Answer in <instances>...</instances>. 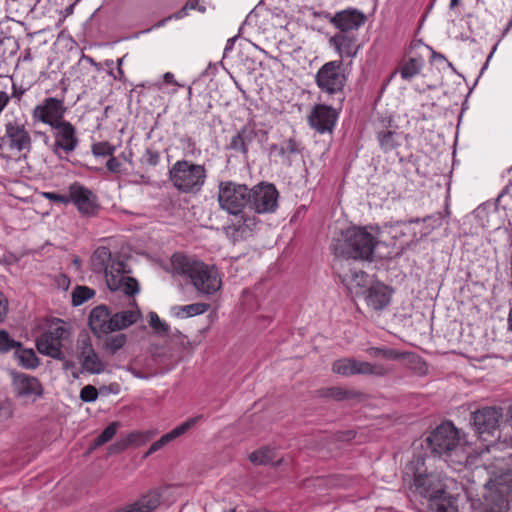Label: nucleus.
Masks as SVG:
<instances>
[{
    "label": "nucleus",
    "instance_id": "nucleus-9",
    "mask_svg": "<svg viewBox=\"0 0 512 512\" xmlns=\"http://www.w3.org/2000/svg\"><path fill=\"white\" fill-rule=\"evenodd\" d=\"M57 322L58 325L42 333L36 339V348L42 355L63 361L65 356L62 351V342L69 336V330L64 321L58 319Z\"/></svg>",
    "mask_w": 512,
    "mask_h": 512
},
{
    "label": "nucleus",
    "instance_id": "nucleus-26",
    "mask_svg": "<svg viewBox=\"0 0 512 512\" xmlns=\"http://www.w3.org/2000/svg\"><path fill=\"white\" fill-rule=\"evenodd\" d=\"M354 371L355 375H372L376 377H384L391 372V370L383 364H372L367 361H358L356 359H354Z\"/></svg>",
    "mask_w": 512,
    "mask_h": 512
},
{
    "label": "nucleus",
    "instance_id": "nucleus-21",
    "mask_svg": "<svg viewBox=\"0 0 512 512\" xmlns=\"http://www.w3.org/2000/svg\"><path fill=\"white\" fill-rule=\"evenodd\" d=\"M13 390L18 398H28L32 401L43 395V387L40 381L27 374H18L13 379Z\"/></svg>",
    "mask_w": 512,
    "mask_h": 512
},
{
    "label": "nucleus",
    "instance_id": "nucleus-52",
    "mask_svg": "<svg viewBox=\"0 0 512 512\" xmlns=\"http://www.w3.org/2000/svg\"><path fill=\"white\" fill-rule=\"evenodd\" d=\"M128 447H130V446H129L128 442L126 441V438H122L109 447V453L110 454H118V453H121L124 450H126Z\"/></svg>",
    "mask_w": 512,
    "mask_h": 512
},
{
    "label": "nucleus",
    "instance_id": "nucleus-12",
    "mask_svg": "<svg viewBox=\"0 0 512 512\" xmlns=\"http://www.w3.org/2000/svg\"><path fill=\"white\" fill-rule=\"evenodd\" d=\"M76 356L83 372L101 374L105 365L96 353L91 338L87 333L79 334L76 341Z\"/></svg>",
    "mask_w": 512,
    "mask_h": 512
},
{
    "label": "nucleus",
    "instance_id": "nucleus-33",
    "mask_svg": "<svg viewBox=\"0 0 512 512\" xmlns=\"http://www.w3.org/2000/svg\"><path fill=\"white\" fill-rule=\"evenodd\" d=\"M105 337L106 339L103 343V349L111 355L116 354L120 349H122L125 346L127 342V336L123 333H118L110 336L107 335Z\"/></svg>",
    "mask_w": 512,
    "mask_h": 512
},
{
    "label": "nucleus",
    "instance_id": "nucleus-15",
    "mask_svg": "<svg viewBox=\"0 0 512 512\" xmlns=\"http://www.w3.org/2000/svg\"><path fill=\"white\" fill-rule=\"evenodd\" d=\"M325 18L339 30V33H348L358 30L366 22V15L356 9L348 8L336 12L334 15L327 13Z\"/></svg>",
    "mask_w": 512,
    "mask_h": 512
},
{
    "label": "nucleus",
    "instance_id": "nucleus-62",
    "mask_svg": "<svg viewBox=\"0 0 512 512\" xmlns=\"http://www.w3.org/2000/svg\"><path fill=\"white\" fill-rule=\"evenodd\" d=\"M431 60L432 61H435V60L445 61V62H447L449 67H451L452 69L454 68L452 63L448 62L447 59L445 58V56L441 53L433 51L432 55H431Z\"/></svg>",
    "mask_w": 512,
    "mask_h": 512
},
{
    "label": "nucleus",
    "instance_id": "nucleus-16",
    "mask_svg": "<svg viewBox=\"0 0 512 512\" xmlns=\"http://www.w3.org/2000/svg\"><path fill=\"white\" fill-rule=\"evenodd\" d=\"M70 202H73L78 211L85 216H95L99 210L97 197L91 190L78 182L69 186Z\"/></svg>",
    "mask_w": 512,
    "mask_h": 512
},
{
    "label": "nucleus",
    "instance_id": "nucleus-18",
    "mask_svg": "<svg viewBox=\"0 0 512 512\" xmlns=\"http://www.w3.org/2000/svg\"><path fill=\"white\" fill-rule=\"evenodd\" d=\"M502 415L501 408L483 407L472 413L471 420L477 433L492 434L499 427Z\"/></svg>",
    "mask_w": 512,
    "mask_h": 512
},
{
    "label": "nucleus",
    "instance_id": "nucleus-41",
    "mask_svg": "<svg viewBox=\"0 0 512 512\" xmlns=\"http://www.w3.org/2000/svg\"><path fill=\"white\" fill-rule=\"evenodd\" d=\"M332 370L334 373L343 375V376H351L355 375L354 371V359L353 358H345L337 360L332 365Z\"/></svg>",
    "mask_w": 512,
    "mask_h": 512
},
{
    "label": "nucleus",
    "instance_id": "nucleus-56",
    "mask_svg": "<svg viewBox=\"0 0 512 512\" xmlns=\"http://www.w3.org/2000/svg\"><path fill=\"white\" fill-rule=\"evenodd\" d=\"M26 92V89L21 87V86H17L15 83L12 84V93L9 94L10 96V100L11 99H16L17 101H20L22 96L25 94Z\"/></svg>",
    "mask_w": 512,
    "mask_h": 512
},
{
    "label": "nucleus",
    "instance_id": "nucleus-59",
    "mask_svg": "<svg viewBox=\"0 0 512 512\" xmlns=\"http://www.w3.org/2000/svg\"><path fill=\"white\" fill-rule=\"evenodd\" d=\"M435 505V512H457V510L451 505H445L440 503H436Z\"/></svg>",
    "mask_w": 512,
    "mask_h": 512
},
{
    "label": "nucleus",
    "instance_id": "nucleus-14",
    "mask_svg": "<svg viewBox=\"0 0 512 512\" xmlns=\"http://www.w3.org/2000/svg\"><path fill=\"white\" fill-rule=\"evenodd\" d=\"M5 138L10 150L30 153L32 150V138L25 124L18 120H11L5 123Z\"/></svg>",
    "mask_w": 512,
    "mask_h": 512
},
{
    "label": "nucleus",
    "instance_id": "nucleus-20",
    "mask_svg": "<svg viewBox=\"0 0 512 512\" xmlns=\"http://www.w3.org/2000/svg\"><path fill=\"white\" fill-rule=\"evenodd\" d=\"M363 295L368 308L375 312H381L389 306L392 298V290L389 286L377 282L368 287L363 292Z\"/></svg>",
    "mask_w": 512,
    "mask_h": 512
},
{
    "label": "nucleus",
    "instance_id": "nucleus-47",
    "mask_svg": "<svg viewBox=\"0 0 512 512\" xmlns=\"http://www.w3.org/2000/svg\"><path fill=\"white\" fill-rule=\"evenodd\" d=\"M228 149L233 150L235 152H239L244 156H247L249 148L246 146L242 138L238 133H236L232 138L228 145Z\"/></svg>",
    "mask_w": 512,
    "mask_h": 512
},
{
    "label": "nucleus",
    "instance_id": "nucleus-63",
    "mask_svg": "<svg viewBox=\"0 0 512 512\" xmlns=\"http://www.w3.org/2000/svg\"><path fill=\"white\" fill-rule=\"evenodd\" d=\"M163 80L166 84L178 85V83L174 79V75L171 72H166L163 75Z\"/></svg>",
    "mask_w": 512,
    "mask_h": 512
},
{
    "label": "nucleus",
    "instance_id": "nucleus-13",
    "mask_svg": "<svg viewBox=\"0 0 512 512\" xmlns=\"http://www.w3.org/2000/svg\"><path fill=\"white\" fill-rule=\"evenodd\" d=\"M64 101L55 97L45 98L40 104L35 106L32 111V117L35 121L42 122L52 127L64 121L66 113Z\"/></svg>",
    "mask_w": 512,
    "mask_h": 512
},
{
    "label": "nucleus",
    "instance_id": "nucleus-4",
    "mask_svg": "<svg viewBox=\"0 0 512 512\" xmlns=\"http://www.w3.org/2000/svg\"><path fill=\"white\" fill-rule=\"evenodd\" d=\"M171 265L175 274L188 277L193 287L201 294L212 295L221 288V278L214 266L180 253L172 256Z\"/></svg>",
    "mask_w": 512,
    "mask_h": 512
},
{
    "label": "nucleus",
    "instance_id": "nucleus-46",
    "mask_svg": "<svg viewBox=\"0 0 512 512\" xmlns=\"http://www.w3.org/2000/svg\"><path fill=\"white\" fill-rule=\"evenodd\" d=\"M115 150V147L110 143L103 141L92 145V152L95 156H111Z\"/></svg>",
    "mask_w": 512,
    "mask_h": 512
},
{
    "label": "nucleus",
    "instance_id": "nucleus-3",
    "mask_svg": "<svg viewBox=\"0 0 512 512\" xmlns=\"http://www.w3.org/2000/svg\"><path fill=\"white\" fill-rule=\"evenodd\" d=\"M404 482L408 483L409 490L429 501L445 499L447 485L437 473L427 472L425 460L421 456H414L406 465L403 473Z\"/></svg>",
    "mask_w": 512,
    "mask_h": 512
},
{
    "label": "nucleus",
    "instance_id": "nucleus-24",
    "mask_svg": "<svg viewBox=\"0 0 512 512\" xmlns=\"http://www.w3.org/2000/svg\"><path fill=\"white\" fill-rule=\"evenodd\" d=\"M132 304L135 307L134 309L112 313V322L110 324H112L114 332L124 330L141 319L142 313L135 300L132 301Z\"/></svg>",
    "mask_w": 512,
    "mask_h": 512
},
{
    "label": "nucleus",
    "instance_id": "nucleus-42",
    "mask_svg": "<svg viewBox=\"0 0 512 512\" xmlns=\"http://www.w3.org/2000/svg\"><path fill=\"white\" fill-rule=\"evenodd\" d=\"M149 324L157 334L161 336L168 335L170 330L169 325L162 321L156 312L149 313Z\"/></svg>",
    "mask_w": 512,
    "mask_h": 512
},
{
    "label": "nucleus",
    "instance_id": "nucleus-58",
    "mask_svg": "<svg viewBox=\"0 0 512 512\" xmlns=\"http://www.w3.org/2000/svg\"><path fill=\"white\" fill-rule=\"evenodd\" d=\"M10 102V96L6 91L0 90V115L6 109Z\"/></svg>",
    "mask_w": 512,
    "mask_h": 512
},
{
    "label": "nucleus",
    "instance_id": "nucleus-54",
    "mask_svg": "<svg viewBox=\"0 0 512 512\" xmlns=\"http://www.w3.org/2000/svg\"><path fill=\"white\" fill-rule=\"evenodd\" d=\"M108 273L123 274L125 273V264L122 261H115L114 259L109 265Z\"/></svg>",
    "mask_w": 512,
    "mask_h": 512
},
{
    "label": "nucleus",
    "instance_id": "nucleus-37",
    "mask_svg": "<svg viewBox=\"0 0 512 512\" xmlns=\"http://www.w3.org/2000/svg\"><path fill=\"white\" fill-rule=\"evenodd\" d=\"M423 62L421 59L410 58L401 68V77L405 80H410L418 75L422 69Z\"/></svg>",
    "mask_w": 512,
    "mask_h": 512
},
{
    "label": "nucleus",
    "instance_id": "nucleus-30",
    "mask_svg": "<svg viewBox=\"0 0 512 512\" xmlns=\"http://www.w3.org/2000/svg\"><path fill=\"white\" fill-rule=\"evenodd\" d=\"M209 308L210 304L208 303H193L184 306H175L172 308V312L177 317H193L205 313Z\"/></svg>",
    "mask_w": 512,
    "mask_h": 512
},
{
    "label": "nucleus",
    "instance_id": "nucleus-60",
    "mask_svg": "<svg viewBox=\"0 0 512 512\" xmlns=\"http://www.w3.org/2000/svg\"><path fill=\"white\" fill-rule=\"evenodd\" d=\"M191 10L190 8H186V5H184L179 11L172 14L173 19H182L188 15V11Z\"/></svg>",
    "mask_w": 512,
    "mask_h": 512
},
{
    "label": "nucleus",
    "instance_id": "nucleus-38",
    "mask_svg": "<svg viewBox=\"0 0 512 512\" xmlns=\"http://www.w3.org/2000/svg\"><path fill=\"white\" fill-rule=\"evenodd\" d=\"M274 451L269 447H264L250 454L249 459L253 464L266 465L274 460Z\"/></svg>",
    "mask_w": 512,
    "mask_h": 512
},
{
    "label": "nucleus",
    "instance_id": "nucleus-36",
    "mask_svg": "<svg viewBox=\"0 0 512 512\" xmlns=\"http://www.w3.org/2000/svg\"><path fill=\"white\" fill-rule=\"evenodd\" d=\"M18 49V42L13 37H5L0 39V54L3 61H7L9 58L16 55Z\"/></svg>",
    "mask_w": 512,
    "mask_h": 512
},
{
    "label": "nucleus",
    "instance_id": "nucleus-45",
    "mask_svg": "<svg viewBox=\"0 0 512 512\" xmlns=\"http://www.w3.org/2000/svg\"><path fill=\"white\" fill-rule=\"evenodd\" d=\"M105 279H106V283H107V286L108 288L111 290V291H119L120 289H122V286H123V281L125 279V275L123 274H115V273H108L105 272Z\"/></svg>",
    "mask_w": 512,
    "mask_h": 512
},
{
    "label": "nucleus",
    "instance_id": "nucleus-57",
    "mask_svg": "<svg viewBox=\"0 0 512 512\" xmlns=\"http://www.w3.org/2000/svg\"><path fill=\"white\" fill-rule=\"evenodd\" d=\"M106 167L111 172H119L121 163L120 161L115 157H110V159L106 163Z\"/></svg>",
    "mask_w": 512,
    "mask_h": 512
},
{
    "label": "nucleus",
    "instance_id": "nucleus-40",
    "mask_svg": "<svg viewBox=\"0 0 512 512\" xmlns=\"http://www.w3.org/2000/svg\"><path fill=\"white\" fill-rule=\"evenodd\" d=\"M119 422L110 423L99 436H97L92 444V449L100 447L109 442L117 433Z\"/></svg>",
    "mask_w": 512,
    "mask_h": 512
},
{
    "label": "nucleus",
    "instance_id": "nucleus-51",
    "mask_svg": "<svg viewBox=\"0 0 512 512\" xmlns=\"http://www.w3.org/2000/svg\"><path fill=\"white\" fill-rule=\"evenodd\" d=\"M43 196L52 202H58L63 204H68L70 202V194L63 195L55 192H44Z\"/></svg>",
    "mask_w": 512,
    "mask_h": 512
},
{
    "label": "nucleus",
    "instance_id": "nucleus-10",
    "mask_svg": "<svg viewBox=\"0 0 512 512\" xmlns=\"http://www.w3.org/2000/svg\"><path fill=\"white\" fill-rule=\"evenodd\" d=\"M279 193L273 184L260 183L250 188L249 211L257 214L273 213L278 207Z\"/></svg>",
    "mask_w": 512,
    "mask_h": 512
},
{
    "label": "nucleus",
    "instance_id": "nucleus-11",
    "mask_svg": "<svg viewBox=\"0 0 512 512\" xmlns=\"http://www.w3.org/2000/svg\"><path fill=\"white\" fill-rule=\"evenodd\" d=\"M54 142L50 149L59 159H63L62 152L69 154L73 152L79 144L75 126L69 121H62L53 125Z\"/></svg>",
    "mask_w": 512,
    "mask_h": 512
},
{
    "label": "nucleus",
    "instance_id": "nucleus-48",
    "mask_svg": "<svg viewBox=\"0 0 512 512\" xmlns=\"http://www.w3.org/2000/svg\"><path fill=\"white\" fill-rule=\"evenodd\" d=\"M122 284L119 291H123L127 296H134L139 292V284L135 278L126 276Z\"/></svg>",
    "mask_w": 512,
    "mask_h": 512
},
{
    "label": "nucleus",
    "instance_id": "nucleus-27",
    "mask_svg": "<svg viewBox=\"0 0 512 512\" xmlns=\"http://www.w3.org/2000/svg\"><path fill=\"white\" fill-rule=\"evenodd\" d=\"M112 255L109 248L101 246L98 247L92 255V268L96 273H105L109 269L112 262Z\"/></svg>",
    "mask_w": 512,
    "mask_h": 512
},
{
    "label": "nucleus",
    "instance_id": "nucleus-1",
    "mask_svg": "<svg viewBox=\"0 0 512 512\" xmlns=\"http://www.w3.org/2000/svg\"><path fill=\"white\" fill-rule=\"evenodd\" d=\"M249 195L250 188L246 184L232 180L220 181L218 184L219 208L233 217L223 231L234 244L251 238L260 222L255 214L248 211L251 204Z\"/></svg>",
    "mask_w": 512,
    "mask_h": 512
},
{
    "label": "nucleus",
    "instance_id": "nucleus-43",
    "mask_svg": "<svg viewBox=\"0 0 512 512\" xmlns=\"http://www.w3.org/2000/svg\"><path fill=\"white\" fill-rule=\"evenodd\" d=\"M153 433L151 431L146 432H131L125 438L128 442L129 446H141L149 441L153 437Z\"/></svg>",
    "mask_w": 512,
    "mask_h": 512
},
{
    "label": "nucleus",
    "instance_id": "nucleus-34",
    "mask_svg": "<svg viewBox=\"0 0 512 512\" xmlns=\"http://www.w3.org/2000/svg\"><path fill=\"white\" fill-rule=\"evenodd\" d=\"M19 363L28 369H34L39 365V360L32 349H24L20 344V348L15 350Z\"/></svg>",
    "mask_w": 512,
    "mask_h": 512
},
{
    "label": "nucleus",
    "instance_id": "nucleus-35",
    "mask_svg": "<svg viewBox=\"0 0 512 512\" xmlns=\"http://www.w3.org/2000/svg\"><path fill=\"white\" fill-rule=\"evenodd\" d=\"M366 351L371 357L388 360L404 359L406 356V353L398 352L395 349L385 347H370Z\"/></svg>",
    "mask_w": 512,
    "mask_h": 512
},
{
    "label": "nucleus",
    "instance_id": "nucleus-61",
    "mask_svg": "<svg viewBox=\"0 0 512 512\" xmlns=\"http://www.w3.org/2000/svg\"><path fill=\"white\" fill-rule=\"evenodd\" d=\"M124 57H121L117 60V73L118 76H114L115 79L123 80L124 78V71L122 69Z\"/></svg>",
    "mask_w": 512,
    "mask_h": 512
},
{
    "label": "nucleus",
    "instance_id": "nucleus-31",
    "mask_svg": "<svg viewBox=\"0 0 512 512\" xmlns=\"http://www.w3.org/2000/svg\"><path fill=\"white\" fill-rule=\"evenodd\" d=\"M322 396L334 399L336 401L352 400L359 398V392L348 390L342 387H329L322 391Z\"/></svg>",
    "mask_w": 512,
    "mask_h": 512
},
{
    "label": "nucleus",
    "instance_id": "nucleus-22",
    "mask_svg": "<svg viewBox=\"0 0 512 512\" xmlns=\"http://www.w3.org/2000/svg\"><path fill=\"white\" fill-rule=\"evenodd\" d=\"M198 419H199V417L189 418L185 422H183L180 425H178L177 427H175L170 432L161 436L160 439H158L157 441H155L151 444L150 448L145 453L144 457L150 456L151 454L160 450L161 448H163L165 445H167L171 441L175 440L179 436L186 433L191 427H193L196 424Z\"/></svg>",
    "mask_w": 512,
    "mask_h": 512
},
{
    "label": "nucleus",
    "instance_id": "nucleus-50",
    "mask_svg": "<svg viewBox=\"0 0 512 512\" xmlns=\"http://www.w3.org/2000/svg\"><path fill=\"white\" fill-rule=\"evenodd\" d=\"M98 390L92 385L84 386L80 391V399L83 402H94L98 398Z\"/></svg>",
    "mask_w": 512,
    "mask_h": 512
},
{
    "label": "nucleus",
    "instance_id": "nucleus-28",
    "mask_svg": "<svg viewBox=\"0 0 512 512\" xmlns=\"http://www.w3.org/2000/svg\"><path fill=\"white\" fill-rule=\"evenodd\" d=\"M271 151H277L278 155L283 157L284 163L290 165V155L300 153L301 148L299 142H297L294 138H289L286 141H284V143L281 146L273 144L271 146Z\"/></svg>",
    "mask_w": 512,
    "mask_h": 512
},
{
    "label": "nucleus",
    "instance_id": "nucleus-19",
    "mask_svg": "<svg viewBox=\"0 0 512 512\" xmlns=\"http://www.w3.org/2000/svg\"><path fill=\"white\" fill-rule=\"evenodd\" d=\"M110 322H112V312L105 304H100L90 311L88 324L96 338L101 339L114 332Z\"/></svg>",
    "mask_w": 512,
    "mask_h": 512
},
{
    "label": "nucleus",
    "instance_id": "nucleus-39",
    "mask_svg": "<svg viewBox=\"0 0 512 512\" xmlns=\"http://www.w3.org/2000/svg\"><path fill=\"white\" fill-rule=\"evenodd\" d=\"M95 291L87 286H76L72 292V305L77 307L91 299Z\"/></svg>",
    "mask_w": 512,
    "mask_h": 512
},
{
    "label": "nucleus",
    "instance_id": "nucleus-7",
    "mask_svg": "<svg viewBox=\"0 0 512 512\" xmlns=\"http://www.w3.org/2000/svg\"><path fill=\"white\" fill-rule=\"evenodd\" d=\"M484 487V512H506L512 502V469L490 479Z\"/></svg>",
    "mask_w": 512,
    "mask_h": 512
},
{
    "label": "nucleus",
    "instance_id": "nucleus-17",
    "mask_svg": "<svg viewBox=\"0 0 512 512\" xmlns=\"http://www.w3.org/2000/svg\"><path fill=\"white\" fill-rule=\"evenodd\" d=\"M337 119L338 111L325 104H316L308 116L310 126L321 134L332 132Z\"/></svg>",
    "mask_w": 512,
    "mask_h": 512
},
{
    "label": "nucleus",
    "instance_id": "nucleus-53",
    "mask_svg": "<svg viewBox=\"0 0 512 512\" xmlns=\"http://www.w3.org/2000/svg\"><path fill=\"white\" fill-rule=\"evenodd\" d=\"M368 279V274L364 271H357L351 273V282L355 283L357 286H364Z\"/></svg>",
    "mask_w": 512,
    "mask_h": 512
},
{
    "label": "nucleus",
    "instance_id": "nucleus-6",
    "mask_svg": "<svg viewBox=\"0 0 512 512\" xmlns=\"http://www.w3.org/2000/svg\"><path fill=\"white\" fill-rule=\"evenodd\" d=\"M426 442L433 454L446 460L463 452L460 432L450 421L437 426L426 438Z\"/></svg>",
    "mask_w": 512,
    "mask_h": 512
},
{
    "label": "nucleus",
    "instance_id": "nucleus-5",
    "mask_svg": "<svg viewBox=\"0 0 512 512\" xmlns=\"http://www.w3.org/2000/svg\"><path fill=\"white\" fill-rule=\"evenodd\" d=\"M169 180L173 187L183 194H198L207 179L204 165L189 160H178L169 169Z\"/></svg>",
    "mask_w": 512,
    "mask_h": 512
},
{
    "label": "nucleus",
    "instance_id": "nucleus-29",
    "mask_svg": "<svg viewBox=\"0 0 512 512\" xmlns=\"http://www.w3.org/2000/svg\"><path fill=\"white\" fill-rule=\"evenodd\" d=\"M237 133L248 148L254 140L257 139L259 142H263L267 138V132L265 130L256 129L255 125L250 123L244 125Z\"/></svg>",
    "mask_w": 512,
    "mask_h": 512
},
{
    "label": "nucleus",
    "instance_id": "nucleus-23",
    "mask_svg": "<svg viewBox=\"0 0 512 512\" xmlns=\"http://www.w3.org/2000/svg\"><path fill=\"white\" fill-rule=\"evenodd\" d=\"M355 36L348 33H337L329 39V44L333 47L341 58L355 57L358 52Z\"/></svg>",
    "mask_w": 512,
    "mask_h": 512
},
{
    "label": "nucleus",
    "instance_id": "nucleus-49",
    "mask_svg": "<svg viewBox=\"0 0 512 512\" xmlns=\"http://www.w3.org/2000/svg\"><path fill=\"white\" fill-rule=\"evenodd\" d=\"M141 162L143 164L155 167L160 162V154L159 152L148 148L145 150L143 156L141 157Z\"/></svg>",
    "mask_w": 512,
    "mask_h": 512
},
{
    "label": "nucleus",
    "instance_id": "nucleus-2",
    "mask_svg": "<svg viewBox=\"0 0 512 512\" xmlns=\"http://www.w3.org/2000/svg\"><path fill=\"white\" fill-rule=\"evenodd\" d=\"M369 227H350L336 234L331 242L335 257L371 262L378 244L376 236Z\"/></svg>",
    "mask_w": 512,
    "mask_h": 512
},
{
    "label": "nucleus",
    "instance_id": "nucleus-64",
    "mask_svg": "<svg viewBox=\"0 0 512 512\" xmlns=\"http://www.w3.org/2000/svg\"><path fill=\"white\" fill-rule=\"evenodd\" d=\"M171 19H173L171 15L166 18H163L160 21H158L151 29L163 27Z\"/></svg>",
    "mask_w": 512,
    "mask_h": 512
},
{
    "label": "nucleus",
    "instance_id": "nucleus-55",
    "mask_svg": "<svg viewBox=\"0 0 512 512\" xmlns=\"http://www.w3.org/2000/svg\"><path fill=\"white\" fill-rule=\"evenodd\" d=\"M8 313V301L4 294L0 291V322H3Z\"/></svg>",
    "mask_w": 512,
    "mask_h": 512
},
{
    "label": "nucleus",
    "instance_id": "nucleus-44",
    "mask_svg": "<svg viewBox=\"0 0 512 512\" xmlns=\"http://www.w3.org/2000/svg\"><path fill=\"white\" fill-rule=\"evenodd\" d=\"M20 342L13 340L9 333L5 330H0V352L6 353L10 350L20 348Z\"/></svg>",
    "mask_w": 512,
    "mask_h": 512
},
{
    "label": "nucleus",
    "instance_id": "nucleus-8",
    "mask_svg": "<svg viewBox=\"0 0 512 512\" xmlns=\"http://www.w3.org/2000/svg\"><path fill=\"white\" fill-rule=\"evenodd\" d=\"M347 77L343 71V60H333L323 64L315 75V82L322 93L336 96L342 103L345 99L344 87Z\"/></svg>",
    "mask_w": 512,
    "mask_h": 512
},
{
    "label": "nucleus",
    "instance_id": "nucleus-25",
    "mask_svg": "<svg viewBox=\"0 0 512 512\" xmlns=\"http://www.w3.org/2000/svg\"><path fill=\"white\" fill-rule=\"evenodd\" d=\"M161 497L162 493L158 489L150 490L125 510L126 512H152L161 504Z\"/></svg>",
    "mask_w": 512,
    "mask_h": 512
},
{
    "label": "nucleus",
    "instance_id": "nucleus-32",
    "mask_svg": "<svg viewBox=\"0 0 512 512\" xmlns=\"http://www.w3.org/2000/svg\"><path fill=\"white\" fill-rule=\"evenodd\" d=\"M399 136L396 132L390 130H383L377 133V139L380 147L384 152L392 151L400 146Z\"/></svg>",
    "mask_w": 512,
    "mask_h": 512
}]
</instances>
